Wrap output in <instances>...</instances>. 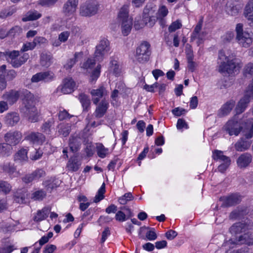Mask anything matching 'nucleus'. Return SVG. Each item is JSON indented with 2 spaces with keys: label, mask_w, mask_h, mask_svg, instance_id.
<instances>
[{
  "label": "nucleus",
  "mask_w": 253,
  "mask_h": 253,
  "mask_svg": "<svg viewBox=\"0 0 253 253\" xmlns=\"http://www.w3.org/2000/svg\"><path fill=\"white\" fill-rule=\"evenodd\" d=\"M53 78V74L49 72L38 73L33 76L31 79L32 82H38L39 81L44 80L48 81Z\"/></svg>",
  "instance_id": "27"
},
{
  "label": "nucleus",
  "mask_w": 253,
  "mask_h": 253,
  "mask_svg": "<svg viewBox=\"0 0 253 253\" xmlns=\"http://www.w3.org/2000/svg\"><path fill=\"white\" fill-rule=\"evenodd\" d=\"M82 53L81 52L76 53L74 57L70 59L64 65V67L66 70H70L72 68L73 65L76 63V62L78 61L82 57Z\"/></svg>",
  "instance_id": "38"
},
{
  "label": "nucleus",
  "mask_w": 253,
  "mask_h": 253,
  "mask_svg": "<svg viewBox=\"0 0 253 253\" xmlns=\"http://www.w3.org/2000/svg\"><path fill=\"white\" fill-rule=\"evenodd\" d=\"M115 219L116 220L123 222L126 220V214L122 211H118L115 215Z\"/></svg>",
  "instance_id": "61"
},
{
  "label": "nucleus",
  "mask_w": 253,
  "mask_h": 253,
  "mask_svg": "<svg viewBox=\"0 0 253 253\" xmlns=\"http://www.w3.org/2000/svg\"><path fill=\"white\" fill-rule=\"evenodd\" d=\"M247 228V227H246V225L244 223L239 222L233 225L231 227L230 231L232 234L237 235L243 232H245Z\"/></svg>",
  "instance_id": "33"
},
{
  "label": "nucleus",
  "mask_w": 253,
  "mask_h": 253,
  "mask_svg": "<svg viewBox=\"0 0 253 253\" xmlns=\"http://www.w3.org/2000/svg\"><path fill=\"white\" fill-rule=\"evenodd\" d=\"M20 120L19 114L16 112H10L7 113L4 117L5 123L9 126L15 125Z\"/></svg>",
  "instance_id": "26"
},
{
  "label": "nucleus",
  "mask_w": 253,
  "mask_h": 253,
  "mask_svg": "<svg viewBox=\"0 0 253 253\" xmlns=\"http://www.w3.org/2000/svg\"><path fill=\"white\" fill-rule=\"evenodd\" d=\"M78 0H68L63 5V12L69 18L73 17L76 12Z\"/></svg>",
  "instance_id": "14"
},
{
  "label": "nucleus",
  "mask_w": 253,
  "mask_h": 253,
  "mask_svg": "<svg viewBox=\"0 0 253 253\" xmlns=\"http://www.w3.org/2000/svg\"><path fill=\"white\" fill-rule=\"evenodd\" d=\"M244 15L248 20L249 26L253 28V0H248L244 10Z\"/></svg>",
  "instance_id": "19"
},
{
  "label": "nucleus",
  "mask_w": 253,
  "mask_h": 253,
  "mask_svg": "<svg viewBox=\"0 0 253 253\" xmlns=\"http://www.w3.org/2000/svg\"><path fill=\"white\" fill-rule=\"evenodd\" d=\"M109 107V103L105 99H103L98 103L95 111V115L97 118H100L104 116Z\"/></svg>",
  "instance_id": "25"
},
{
  "label": "nucleus",
  "mask_w": 253,
  "mask_h": 253,
  "mask_svg": "<svg viewBox=\"0 0 253 253\" xmlns=\"http://www.w3.org/2000/svg\"><path fill=\"white\" fill-rule=\"evenodd\" d=\"M82 165L81 160L78 157L74 156L71 157L67 164V169L70 171H77Z\"/></svg>",
  "instance_id": "24"
},
{
  "label": "nucleus",
  "mask_w": 253,
  "mask_h": 253,
  "mask_svg": "<svg viewBox=\"0 0 253 253\" xmlns=\"http://www.w3.org/2000/svg\"><path fill=\"white\" fill-rule=\"evenodd\" d=\"M186 112V111L185 109L180 107L175 108L172 110V114L177 117L185 114Z\"/></svg>",
  "instance_id": "63"
},
{
  "label": "nucleus",
  "mask_w": 253,
  "mask_h": 253,
  "mask_svg": "<svg viewBox=\"0 0 253 253\" xmlns=\"http://www.w3.org/2000/svg\"><path fill=\"white\" fill-rule=\"evenodd\" d=\"M71 130V126L69 124H60L59 126V133L63 136L66 137L70 133Z\"/></svg>",
  "instance_id": "45"
},
{
  "label": "nucleus",
  "mask_w": 253,
  "mask_h": 253,
  "mask_svg": "<svg viewBox=\"0 0 253 253\" xmlns=\"http://www.w3.org/2000/svg\"><path fill=\"white\" fill-rule=\"evenodd\" d=\"M76 88V83L72 78H65L62 84L57 87V92L63 94H69L72 92Z\"/></svg>",
  "instance_id": "12"
},
{
  "label": "nucleus",
  "mask_w": 253,
  "mask_h": 253,
  "mask_svg": "<svg viewBox=\"0 0 253 253\" xmlns=\"http://www.w3.org/2000/svg\"><path fill=\"white\" fill-rule=\"evenodd\" d=\"M95 65V61L93 58H88L82 65V68L89 70L91 69Z\"/></svg>",
  "instance_id": "47"
},
{
  "label": "nucleus",
  "mask_w": 253,
  "mask_h": 253,
  "mask_svg": "<svg viewBox=\"0 0 253 253\" xmlns=\"http://www.w3.org/2000/svg\"><path fill=\"white\" fill-rule=\"evenodd\" d=\"M251 245L253 244V234L249 232L240 235L238 238H233L225 241L223 247L226 251L236 247L242 244Z\"/></svg>",
  "instance_id": "3"
},
{
  "label": "nucleus",
  "mask_w": 253,
  "mask_h": 253,
  "mask_svg": "<svg viewBox=\"0 0 253 253\" xmlns=\"http://www.w3.org/2000/svg\"><path fill=\"white\" fill-rule=\"evenodd\" d=\"M46 175L45 170L42 169H38L33 171L30 174L27 175L22 178V180L29 183L33 181H38L41 178L43 177Z\"/></svg>",
  "instance_id": "16"
},
{
  "label": "nucleus",
  "mask_w": 253,
  "mask_h": 253,
  "mask_svg": "<svg viewBox=\"0 0 253 253\" xmlns=\"http://www.w3.org/2000/svg\"><path fill=\"white\" fill-rule=\"evenodd\" d=\"M42 155V152L40 150H35V151L30 155V159L32 160L36 161L40 159Z\"/></svg>",
  "instance_id": "58"
},
{
  "label": "nucleus",
  "mask_w": 253,
  "mask_h": 253,
  "mask_svg": "<svg viewBox=\"0 0 253 253\" xmlns=\"http://www.w3.org/2000/svg\"><path fill=\"white\" fill-rule=\"evenodd\" d=\"M25 139L34 145H41L45 141V136L40 132H32L28 133Z\"/></svg>",
  "instance_id": "17"
},
{
  "label": "nucleus",
  "mask_w": 253,
  "mask_h": 253,
  "mask_svg": "<svg viewBox=\"0 0 253 253\" xmlns=\"http://www.w3.org/2000/svg\"><path fill=\"white\" fill-rule=\"evenodd\" d=\"M145 26V22L143 18L142 19L140 16H137L135 18L134 22V27L136 30H140L144 28Z\"/></svg>",
  "instance_id": "48"
},
{
  "label": "nucleus",
  "mask_w": 253,
  "mask_h": 253,
  "mask_svg": "<svg viewBox=\"0 0 253 253\" xmlns=\"http://www.w3.org/2000/svg\"><path fill=\"white\" fill-rule=\"evenodd\" d=\"M242 132L247 139L253 137V119H248L243 126Z\"/></svg>",
  "instance_id": "23"
},
{
  "label": "nucleus",
  "mask_w": 253,
  "mask_h": 253,
  "mask_svg": "<svg viewBox=\"0 0 253 253\" xmlns=\"http://www.w3.org/2000/svg\"><path fill=\"white\" fill-rule=\"evenodd\" d=\"M101 65L98 64L93 70L90 76V81L91 82H95L100 74Z\"/></svg>",
  "instance_id": "46"
},
{
  "label": "nucleus",
  "mask_w": 253,
  "mask_h": 253,
  "mask_svg": "<svg viewBox=\"0 0 253 253\" xmlns=\"http://www.w3.org/2000/svg\"><path fill=\"white\" fill-rule=\"evenodd\" d=\"M79 99L82 103L84 110H87L90 106V101L88 97L84 94L81 93L79 95Z\"/></svg>",
  "instance_id": "42"
},
{
  "label": "nucleus",
  "mask_w": 253,
  "mask_h": 253,
  "mask_svg": "<svg viewBox=\"0 0 253 253\" xmlns=\"http://www.w3.org/2000/svg\"><path fill=\"white\" fill-rule=\"evenodd\" d=\"M96 149L98 157L101 158H104L109 153V149L101 143L96 144Z\"/></svg>",
  "instance_id": "37"
},
{
  "label": "nucleus",
  "mask_w": 253,
  "mask_h": 253,
  "mask_svg": "<svg viewBox=\"0 0 253 253\" xmlns=\"http://www.w3.org/2000/svg\"><path fill=\"white\" fill-rule=\"evenodd\" d=\"M110 72L115 76H118L121 73L119 65L115 62L112 63L110 67Z\"/></svg>",
  "instance_id": "52"
},
{
  "label": "nucleus",
  "mask_w": 253,
  "mask_h": 253,
  "mask_svg": "<svg viewBox=\"0 0 253 253\" xmlns=\"http://www.w3.org/2000/svg\"><path fill=\"white\" fill-rule=\"evenodd\" d=\"M212 158L214 160L219 161L220 162H225L226 160H230V159L223 155V152L219 150H214L212 153Z\"/></svg>",
  "instance_id": "41"
},
{
  "label": "nucleus",
  "mask_w": 253,
  "mask_h": 253,
  "mask_svg": "<svg viewBox=\"0 0 253 253\" xmlns=\"http://www.w3.org/2000/svg\"><path fill=\"white\" fill-rule=\"evenodd\" d=\"M42 14L36 10L30 11L23 17V21L36 20L41 17Z\"/></svg>",
  "instance_id": "36"
},
{
  "label": "nucleus",
  "mask_w": 253,
  "mask_h": 253,
  "mask_svg": "<svg viewBox=\"0 0 253 253\" xmlns=\"http://www.w3.org/2000/svg\"><path fill=\"white\" fill-rule=\"evenodd\" d=\"M182 27V24L180 20H176L173 22L169 27L168 30L170 33L175 32L176 30L180 29Z\"/></svg>",
  "instance_id": "49"
},
{
  "label": "nucleus",
  "mask_w": 253,
  "mask_h": 253,
  "mask_svg": "<svg viewBox=\"0 0 253 253\" xmlns=\"http://www.w3.org/2000/svg\"><path fill=\"white\" fill-rule=\"evenodd\" d=\"M178 129H182L183 128L187 129L188 128V125L185 120L182 119H179L177 122L176 125Z\"/></svg>",
  "instance_id": "60"
},
{
  "label": "nucleus",
  "mask_w": 253,
  "mask_h": 253,
  "mask_svg": "<svg viewBox=\"0 0 253 253\" xmlns=\"http://www.w3.org/2000/svg\"><path fill=\"white\" fill-rule=\"evenodd\" d=\"M11 186L9 184L5 181L0 182V190L5 193H8L11 190Z\"/></svg>",
  "instance_id": "57"
},
{
  "label": "nucleus",
  "mask_w": 253,
  "mask_h": 253,
  "mask_svg": "<svg viewBox=\"0 0 253 253\" xmlns=\"http://www.w3.org/2000/svg\"><path fill=\"white\" fill-rule=\"evenodd\" d=\"M146 236L150 241H154L157 238V234L153 229L148 231L146 234Z\"/></svg>",
  "instance_id": "62"
},
{
  "label": "nucleus",
  "mask_w": 253,
  "mask_h": 253,
  "mask_svg": "<svg viewBox=\"0 0 253 253\" xmlns=\"http://www.w3.org/2000/svg\"><path fill=\"white\" fill-rule=\"evenodd\" d=\"M202 27V21H200L196 26L191 36V41H195L198 45H200L204 42L207 35L206 32L201 31Z\"/></svg>",
  "instance_id": "11"
},
{
  "label": "nucleus",
  "mask_w": 253,
  "mask_h": 253,
  "mask_svg": "<svg viewBox=\"0 0 253 253\" xmlns=\"http://www.w3.org/2000/svg\"><path fill=\"white\" fill-rule=\"evenodd\" d=\"M21 91L15 89H10L5 91L2 95L1 98L7 102L9 105H12L15 103L18 100Z\"/></svg>",
  "instance_id": "15"
},
{
  "label": "nucleus",
  "mask_w": 253,
  "mask_h": 253,
  "mask_svg": "<svg viewBox=\"0 0 253 253\" xmlns=\"http://www.w3.org/2000/svg\"><path fill=\"white\" fill-rule=\"evenodd\" d=\"M50 211L51 208L49 207H44L41 210L38 211L34 217V220L36 222H40L44 220L48 216Z\"/></svg>",
  "instance_id": "31"
},
{
  "label": "nucleus",
  "mask_w": 253,
  "mask_h": 253,
  "mask_svg": "<svg viewBox=\"0 0 253 253\" xmlns=\"http://www.w3.org/2000/svg\"><path fill=\"white\" fill-rule=\"evenodd\" d=\"M28 150L25 148L19 149L14 155V161L16 162H26L28 160Z\"/></svg>",
  "instance_id": "30"
},
{
  "label": "nucleus",
  "mask_w": 253,
  "mask_h": 253,
  "mask_svg": "<svg viewBox=\"0 0 253 253\" xmlns=\"http://www.w3.org/2000/svg\"><path fill=\"white\" fill-rule=\"evenodd\" d=\"M129 5L125 4L122 6L119 10L117 15L118 22L133 19L132 17L129 14Z\"/></svg>",
  "instance_id": "22"
},
{
  "label": "nucleus",
  "mask_w": 253,
  "mask_h": 253,
  "mask_svg": "<svg viewBox=\"0 0 253 253\" xmlns=\"http://www.w3.org/2000/svg\"><path fill=\"white\" fill-rule=\"evenodd\" d=\"M35 47V44L34 42H28L24 43L21 49V51L23 52L29 50H32Z\"/></svg>",
  "instance_id": "56"
},
{
  "label": "nucleus",
  "mask_w": 253,
  "mask_h": 253,
  "mask_svg": "<svg viewBox=\"0 0 253 253\" xmlns=\"http://www.w3.org/2000/svg\"><path fill=\"white\" fill-rule=\"evenodd\" d=\"M150 55V44L147 42H142L136 49L135 59L140 63L147 61Z\"/></svg>",
  "instance_id": "5"
},
{
  "label": "nucleus",
  "mask_w": 253,
  "mask_h": 253,
  "mask_svg": "<svg viewBox=\"0 0 253 253\" xmlns=\"http://www.w3.org/2000/svg\"><path fill=\"white\" fill-rule=\"evenodd\" d=\"M52 57L49 54L42 53L41 57V64L42 66L48 67L51 63Z\"/></svg>",
  "instance_id": "44"
},
{
  "label": "nucleus",
  "mask_w": 253,
  "mask_h": 253,
  "mask_svg": "<svg viewBox=\"0 0 253 253\" xmlns=\"http://www.w3.org/2000/svg\"><path fill=\"white\" fill-rule=\"evenodd\" d=\"M224 128L230 135L237 136L242 130L243 126H241V123L238 121L236 116H235L233 119L228 121Z\"/></svg>",
  "instance_id": "9"
},
{
  "label": "nucleus",
  "mask_w": 253,
  "mask_h": 253,
  "mask_svg": "<svg viewBox=\"0 0 253 253\" xmlns=\"http://www.w3.org/2000/svg\"><path fill=\"white\" fill-rule=\"evenodd\" d=\"M90 94L93 103L97 104L102 97L107 95L108 92L103 85H100L98 88L91 90Z\"/></svg>",
  "instance_id": "18"
},
{
  "label": "nucleus",
  "mask_w": 253,
  "mask_h": 253,
  "mask_svg": "<svg viewBox=\"0 0 253 253\" xmlns=\"http://www.w3.org/2000/svg\"><path fill=\"white\" fill-rule=\"evenodd\" d=\"M252 141L243 138H240L235 144V148L237 151L243 152L249 149Z\"/></svg>",
  "instance_id": "28"
},
{
  "label": "nucleus",
  "mask_w": 253,
  "mask_h": 253,
  "mask_svg": "<svg viewBox=\"0 0 253 253\" xmlns=\"http://www.w3.org/2000/svg\"><path fill=\"white\" fill-rule=\"evenodd\" d=\"M236 39L238 43L242 47H250L253 42V33L243 31V25L238 23L236 26Z\"/></svg>",
  "instance_id": "4"
},
{
  "label": "nucleus",
  "mask_w": 253,
  "mask_h": 253,
  "mask_svg": "<svg viewBox=\"0 0 253 253\" xmlns=\"http://www.w3.org/2000/svg\"><path fill=\"white\" fill-rule=\"evenodd\" d=\"M98 10V5L94 0L87 1L81 5L80 14L82 16L91 17L95 15Z\"/></svg>",
  "instance_id": "8"
},
{
  "label": "nucleus",
  "mask_w": 253,
  "mask_h": 253,
  "mask_svg": "<svg viewBox=\"0 0 253 253\" xmlns=\"http://www.w3.org/2000/svg\"><path fill=\"white\" fill-rule=\"evenodd\" d=\"M13 148L6 143H0V157H7L12 153Z\"/></svg>",
  "instance_id": "34"
},
{
  "label": "nucleus",
  "mask_w": 253,
  "mask_h": 253,
  "mask_svg": "<svg viewBox=\"0 0 253 253\" xmlns=\"http://www.w3.org/2000/svg\"><path fill=\"white\" fill-rule=\"evenodd\" d=\"M25 97L23 100V104L29 120L31 122H36L38 120L39 112L35 106L36 100L33 94L27 90L24 91Z\"/></svg>",
  "instance_id": "2"
},
{
  "label": "nucleus",
  "mask_w": 253,
  "mask_h": 253,
  "mask_svg": "<svg viewBox=\"0 0 253 253\" xmlns=\"http://www.w3.org/2000/svg\"><path fill=\"white\" fill-rule=\"evenodd\" d=\"M4 138L6 144L12 147L20 142L22 139V134L19 131H10L4 135Z\"/></svg>",
  "instance_id": "13"
},
{
  "label": "nucleus",
  "mask_w": 253,
  "mask_h": 253,
  "mask_svg": "<svg viewBox=\"0 0 253 253\" xmlns=\"http://www.w3.org/2000/svg\"><path fill=\"white\" fill-rule=\"evenodd\" d=\"M70 36V32L68 31H64L61 32L58 36V40L62 42H66Z\"/></svg>",
  "instance_id": "59"
},
{
  "label": "nucleus",
  "mask_w": 253,
  "mask_h": 253,
  "mask_svg": "<svg viewBox=\"0 0 253 253\" xmlns=\"http://www.w3.org/2000/svg\"><path fill=\"white\" fill-rule=\"evenodd\" d=\"M45 196V193L44 191L41 190H38L32 194V199L34 200H41Z\"/></svg>",
  "instance_id": "50"
},
{
  "label": "nucleus",
  "mask_w": 253,
  "mask_h": 253,
  "mask_svg": "<svg viewBox=\"0 0 253 253\" xmlns=\"http://www.w3.org/2000/svg\"><path fill=\"white\" fill-rule=\"evenodd\" d=\"M2 169L9 175H12L13 176H16L18 175V172L16 171V168L13 164L6 163L3 165Z\"/></svg>",
  "instance_id": "39"
},
{
  "label": "nucleus",
  "mask_w": 253,
  "mask_h": 253,
  "mask_svg": "<svg viewBox=\"0 0 253 253\" xmlns=\"http://www.w3.org/2000/svg\"><path fill=\"white\" fill-rule=\"evenodd\" d=\"M225 206H231L237 204L241 201V197L238 194H232L221 198Z\"/></svg>",
  "instance_id": "21"
},
{
  "label": "nucleus",
  "mask_w": 253,
  "mask_h": 253,
  "mask_svg": "<svg viewBox=\"0 0 253 253\" xmlns=\"http://www.w3.org/2000/svg\"><path fill=\"white\" fill-rule=\"evenodd\" d=\"M56 250V247L54 245H47L43 251L44 253H53Z\"/></svg>",
  "instance_id": "64"
},
{
  "label": "nucleus",
  "mask_w": 253,
  "mask_h": 253,
  "mask_svg": "<svg viewBox=\"0 0 253 253\" xmlns=\"http://www.w3.org/2000/svg\"><path fill=\"white\" fill-rule=\"evenodd\" d=\"M235 101L230 100L225 103L220 109L219 114L221 116L228 115L235 106Z\"/></svg>",
  "instance_id": "32"
},
{
  "label": "nucleus",
  "mask_w": 253,
  "mask_h": 253,
  "mask_svg": "<svg viewBox=\"0 0 253 253\" xmlns=\"http://www.w3.org/2000/svg\"><path fill=\"white\" fill-rule=\"evenodd\" d=\"M218 166V170L221 172H224L231 164V160H226Z\"/></svg>",
  "instance_id": "55"
},
{
  "label": "nucleus",
  "mask_w": 253,
  "mask_h": 253,
  "mask_svg": "<svg viewBox=\"0 0 253 253\" xmlns=\"http://www.w3.org/2000/svg\"><path fill=\"white\" fill-rule=\"evenodd\" d=\"M156 10V5H147L144 9L143 17L145 26L149 27H153L158 20L156 16L154 15Z\"/></svg>",
  "instance_id": "10"
},
{
  "label": "nucleus",
  "mask_w": 253,
  "mask_h": 253,
  "mask_svg": "<svg viewBox=\"0 0 253 253\" xmlns=\"http://www.w3.org/2000/svg\"><path fill=\"white\" fill-rule=\"evenodd\" d=\"M8 56V61L13 67L17 68L25 63L29 58V55L27 53L20 54V51L13 50L9 52H6Z\"/></svg>",
  "instance_id": "6"
},
{
  "label": "nucleus",
  "mask_w": 253,
  "mask_h": 253,
  "mask_svg": "<svg viewBox=\"0 0 253 253\" xmlns=\"http://www.w3.org/2000/svg\"><path fill=\"white\" fill-rule=\"evenodd\" d=\"M252 156L249 153L242 154L237 159V165L241 169L245 168L252 162Z\"/></svg>",
  "instance_id": "20"
},
{
  "label": "nucleus",
  "mask_w": 253,
  "mask_h": 253,
  "mask_svg": "<svg viewBox=\"0 0 253 253\" xmlns=\"http://www.w3.org/2000/svg\"><path fill=\"white\" fill-rule=\"evenodd\" d=\"M244 73L246 76H251L253 74V62H250L245 66Z\"/></svg>",
  "instance_id": "53"
},
{
  "label": "nucleus",
  "mask_w": 253,
  "mask_h": 253,
  "mask_svg": "<svg viewBox=\"0 0 253 253\" xmlns=\"http://www.w3.org/2000/svg\"><path fill=\"white\" fill-rule=\"evenodd\" d=\"M132 21L133 19H130L118 22L123 36H126L130 33L133 24Z\"/></svg>",
  "instance_id": "29"
},
{
  "label": "nucleus",
  "mask_w": 253,
  "mask_h": 253,
  "mask_svg": "<svg viewBox=\"0 0 253 253\" xmlns=\"http://www.w3.org/2000/svg\"><path fill=\"white\" fill-rule=\"evenodd\" d=\"M105 192V184L103 183L99 190H98L96 195H95L94 199V202L98 203L104 199V194Z\"/></svg>",
  "instance_id": "43"
},
{
  "label": "nucleus",
  "mask_w": 253,
  "mask_h": 253,
  "mask_svg": "<svg viewBox=\"0 0 253 253\" xmlns=\"http://www.w3.org/2000/svg\"><path fill=\"white\" fill-rule=\"evenodd\" d=\"M110 47L107 40L103 39L100 41L96 46L94 58L97 61H101L109 54Z\"/></svg>",
  "instance_id": "7"
},
{
  "label": "nucleus",
  "mask_w": 253,
  "mask_h": 253,
  "mask_svg": "<svg viewBox=\"0 0 253 253\" xmlns=\"http://www.w3.org/2000/svg\"><path fill=\"white\" fill-rule=\"evenodd\" d=\"M169 10L166 6L161 5L159 6L157 12L155 14L158 20H162L165 17L167 16Z\"/></svg>",
  "instance_id": "40"
},
{
  "label": "nucleus",
  "mask_w": 253,
  "mask_h": 253,
  "mask_svg": "<svg viewBox=\"0 0 253 253\" xmlns=\"http://www.w3.org/2000/svg\"><path fill=\"white\" fill-rule=\"evenodd\" d=\"M22 32V28L19 26H16L11 28L8 32V36L15 37L19 36Z\"/></svg>",
  "instance_id": "51"
},
{
  "label": "nucleus",
  "mask_w": 253,
  "mask_h": 253,
  "mask_svg": "<svg viewBox=\"0 0 253 253\" xmlns=\"http://www.w3.org/2000/svg\"><path fill=\"white\" fill-rule=\"evenodd\" d=\"M81 146L80 138L78 137L72 136L70 138L69 141V146L71 151L76 152L80 148Z\"/></svg>",
  "instance_id": "35"
},
{
  "label": "nucleus",
  "mask_w": 253,
  "mask_h": 253,
  "mask_svg": "<svg viewBox=\"0 0 253 253\" xmlns=\"http://www.w3.org/2000/svg\"><path fill=\"white\" fill-rule=\"evenodd\" d=\"M58 0H40L38 4L43 7H48L54 5Z\"/></svg>",
  "instance_id": "54"
},
{
  "label": "nucleus",
  "mask_w": 253,
  "mask_h": 253,
  "mask_svg": "<svg viewBox=\"0 0 253 253\" xmlns=\"http://www.w3.org/2000/svg\"><path fill=\"white\" fill-rule=\"evenodd\" d=\"M229 50H220L218 53V71L221 73L232 74L238 72L242 67L240 59Z\"/></svg>",
  "instance_id": "1"
}]
</instances>
